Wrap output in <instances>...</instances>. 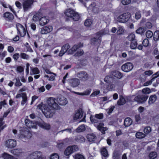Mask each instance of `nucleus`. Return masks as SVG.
Returning <instances> with one entry per match:
<instances>
[{
    "label": "nucleus",
    "mask_w": 159,
    "mask_h": 159,
    "mask_svg": "<svg viewBox=\"0 0 159 159\" xmlns=\"http://www.w3.org/2000/svg\"><path fill=\"white\" fill-rule=\"evenodd\" d=\"M32 136L31 132L26 128H23L20 129L18 135L19 137L24 141L25 142L26 140L30 138Z\"/></svg>",
    "instance_id": "f257e3e1"
},
{
    "label": "nucleus",
    "mask_w": 159,
    "mask_h": 159,
    "mask_svg": "<svg viewBox=\"0 0 159 159\" xmlns=\"http://www.w3.org/2000/svg\"><path fill=\"white\" fill-rule=\"evenodd\" d=\"M16 27L17 29V33L19 34L21 37H25L27 33L28 36L30 38L29 34L27 31L26 26L25 28L21 24L18 23L16 24Z\"/></svg>",
    "instance_id": "f03ea898"
},
{
    "label": "nucleus",
    "mask_w": 159,
    "mask_h": 159,
    "mask_svg": "<svg viewBox=\"0 0 159 159\" xmlns=\"http://www.w3.org/2000/svg\"><path fill=\"white\" fill-rule=\"evenodd\" d=\"M65 15L68 17L72 18L73 20L75 21L79 20L80 16L79 14L74 10L69 9L65 13Z\"/></svg>",
    "instance_id": "7ed1b4c3"
},
{
    "label": "nucleus",
    "mask_w": 159,
    "mask_h": 159,
    "mask_svg": "<svg viewBox=\"0 0 159 159\" xmlns=\"http://www.w3.org/2000/svg\"><path fill=\"white\" fill-rule=\"evenodd\" d=\"M79 149V148L77 145L69 146L65 150L64 154L66 156H69L73 153L78 151Z\"/></svg>",
    "instance_id": "20e7f679"
},
{
    "label": "nucleus",
    "mask_w": 159,
    "mask_h": 159,
    "mask_svg": "<svg viewBox=\"0 0 159 159\" xmlns=\"http://www.w3.org/2000/svg\"><path fill=\"white\" fill-rule=\"evenodd\" d=\"M44 108V111L43 112L46 117L47 118L52 117L54 113V109L47 105H45Z\"/></svg>",
    "instance_id": "39448f33"
},
{
    "label": "nucleus",
    "mask_w": 159,
    "mask_h": 159,
    "mask_svg": "<svg viewBox=\"0 0 159 159\" xmlns=\"http://www.w3.org/2000/svg\"><path fill=\"white\" fill-rule=\"evenodd\" d=\"M130 17L129 13H125L119 16L117 18V21L120 23H125L127 22Z\"/></svg>",
    "instance_id": "423d86ee"
},
{
    "label": "nucleus",
    "mask_w": 159,
    "mask_h": 159,
    "mask_svg": "<svg viewBox=\"0 0 159 159\" xmlns=\"http://www.w3.org/2000/svg\"><path fill=\"white\" fill-rule=\"evenodd\" d=\"M148 98V95H138L134 98V100L138 103H143L146 102Z\"/></svg>",
    "instance_id": "0eeeda50"
},
{
    "label": "nucleus",
    "mask_w": 159,
    "mask_h": 159,
    "mask_svg": "<svg viewBox=\"0 0 159 159\" xmlns=\"http://www.w3.org/2000/svg\"><path fill=\"white\" fill-rule=\"evenodd\" d=\"M56 99L53 98H49L48 100V106L54 109H57L59 107L56 102Z\"/></svg>",
    "instance_id": "6e6552de"
},
{
    "label": "nucleus",
    "mask_w": 159,
    "mask_h": 159,
    "mask_svg": "<svg viewBox=\"0 0 159 159\" xmlns=\"http://www.w3.org/2000/svg\"><path fill=\"white\" fill-rule=\"evenodd\" d=\"M34 2L33 0H24L22 3L23 9L24 11H27L32 7Z\"/></svg>",
    "instance_id": "1a4fd4ad"
},
{
    "label": "nucleus",
    "mask_w": 159,
    "mask_h": 159,
    "mask_svg": "<svg viewBox=\"0 0 159 159\" xmlns=\"http://www.w3.org/2000/svg\"><path fill=\"white\" fill-rule=\"evenodd\" d=\"M26 125L29 128H34L36 129L37 128V122L38 121H32L28 119H25V120Z\"/></svg>",
    "instance_id": "9d476101"
},
{
    "label": "nucleus",
    "mask_w": 159,
    "mask_h": 159,
    "mask_svg": "<svg viewBox=\"0 0 159 159\" xmlns=\"http://www.w3.org/2000/svg\"><path fill=\"white\" fill-rule=\"evenodd\" d=\"M22 97V100L21 102V105H23L26 103L28 101V97L26 93H18L16 96V98H19Z\"/></svg>",
    "instance_id": "9b49d317"
},
{
    "label": "nucleus",
    "mask_w": 159,
    "mask_h": 159,
    "mask_svg": "<svg viewBox=\"0 0 159 159\" xmlns=\"http://www.w3.org/2000/svg\"><path fill=\"white\" fill-rule=\"evenodd\" d=\"M41 121L37 122L38 125L40 128L47 130H49L51 128V125L49 124L45 123L42 119L39 117Z\"/></svg>",
    "instance_id": "f8f14e48"
},
{
    "label": "nucleus",
    "mask_w": 159,
    "mask_h": 159,
    "mask_svg": "<svg viewBox=\"0 0 159 159\" xmlns=\"http://www.w3.org/2000/svg\"><path fill=\"white\" fill-rule=\"evenodd\" d=\"M134 67L133 65L131 63L126 62L121 66L122 70L125 72H128L131 70Z\"/></svg>",
    "instance_id": "ddd939ff"
},
{
    "label": "nucleus",
    "mask_w": 159,
    "mask_h": 159,
    "mask_svg": "<svg viewBox=\"0 0 159 159\" xmlns=\"http://www.w3.org/2000/svg\"><path fill=\"white\" fill-rule=\"evenodd\" d=\"M40 152L35 151L31 154L29 156L30 159H43Z\"/></svg>",
    "instance_id": "4468645a"
},
{
    "label": "nucleus",
    "mask_w": 159,
    "mask_h": 159,
    "mask_svg": "<svg viewBox=\"0 0 159 159\" xmlns=\"http://www.w3.org/2000/svg\"><path fill=\"white\" fill-rule=\"evenodd\" d=\"M40 152L35 151L31 154L29 156L30 159H43Z\"/></svg>",
    "instance_id": "2eb2a0df"
},
{
    "label": "nucleus",
    "mask_w": 159,
    "mask_h": 159,
    "mask_svg": "<svg viewBox=\"0 0 159 159\" xmlns=\"http://www.w3.org/2000/svg\"><path fill=\"white\" fill-rule=\"evenodd\" d=\"M6 146L9 148H12L16 145V141L13 139H10L7 140L5 143Z\"/></svg>",
    "instance_id": "dca6fc26"
},
{
    "label": "nucleus",
    "mask_w": 159,
    "mask_h": 159,
    "mask_svg": "<svg viewBox=\"0 0 159 159\" xmlns=\"http://www.w3.org/2000/svg\"><path fill=\"white\" fill-rule=\"evenodd\" d=\"M77 76L80 79L83 81H85L88 80V75L85 71H80L77 74Z\"/></svg>",
    "instance_id": "f3484780"
},
{
    "label": "nucleus",
    "mask_w": 159,
    "mask_h": 159,
    "mask_svg": "<svg viewBox=\"0 0 159 159\" xmlns=\"http://www.w3.org/2000/svg\"><path fill=\"white\" fill-rule=\"evenodd\" d=\"M70 48V46L67 43L63 45L61 48V49L60 51L58 56L59 57H62L67 51L69 50Z\"/></svg>",
    "instance_id": "a211bd4d"
},
{
    "label": "nucleus",
    "mask_w": 159,
    "mask_h": 159,
    "mask_svg": "<svg viewBox=\"0 0 159 159\" xmlns=\"http://www.w3.org/2000/svg\"><path fill=\"white\" fill-rule=\"evenodd\" d=\"M83 46V44L79 43L77 44H75L68 51V53L72 54L75 52L78 49Z\"/></svg>",
    "instance_id": "6ab92c4d"
},
{
    "label": "nucleus",
    "mask_w": 159,
    "mask_h": 159,
    "mask_svg": "<svg viewBox=\"0 0 159 159\" xmlns=\"http://www.w3.org/2000/svg\"><path fill=\"white\" fill-rule=\"evenodd\" d=\"M53 27L52 26L48 25L43 27L41 30V33L42 34H45L50 33L52 31Z\"/></svg>",
    "instance_id": "aec40b11"
},
{
    "label": "nucleus",
    "mask_w": 159,
    "mask_h": 159,
    "mask_svg": "<svg viewBox=\"0 0 159 159\" xmlns=\"http://www.w3.org/2000/svg\"><path fill=\"white\" fill-rule=\"evenodd\" d=\"M3 17L5 20L10 22H12L14 18L13 15L9 12H6L3 14Z\"/></svg>",
    "instance_id": "412c9836"
},
{
    "label": "nucleus",
    "mask_w": 159,
    "mask_h": 159,
    "mask_svg": "<svg viewBox=\"0 0 159 159\" xmlns=\"http://www.w3.org/2000/svg\"><path fill=\"white\" fill-rule=\"evenodd\" d=\"M99 124L97 126V129L100 131L102 134H105V131L107 130V128L106 127H104V124L103 123H98Z\"/></svg>",
    "instance_id": "4be33fe9"
},
{
    "label": "nucleus",
    "mask_w": 159,
    "mask_h": 159,
    "mask_svg": "<svg viewBox=\"0 0 159 159\" xmlns=\"http://www.w3.org/2000/svg\"><path fill=\"white\" fill-rule=\"evenodd\" d=\"M112 76L116 79L119 80L123 77V74L118 70H113L111 72Z\"/></svg>",
    "instance_id": "5701e85b"
},
{
    "label": "nucleus",
    "mask_w": 159,
    "mask_h": 159,
    "mask_svg": "<svg viewBox=\"0 0 159 159\" xmlns=\"http://www.w3.org/2000/svg\"><path fill=\"white\" fill-rule=\"evenodd\" d=\"M80 81L77 78H73L70 81V83L71 86L75 87L77 86L80 84Z\"/></svg>",
    "instance_id": "b1692460"
},
{
    "label": "nucleus",
    "mask_w": 159,
    "mask_h": 159,
    "mask_svg": "<svg viewBox=\"0 0 159 159\" xmlns=\"http://www.w3.org/2000/svg\"><path fill=\"white\" fill-rule=\"evenodd\" d=\"M43 16V13L39 10L33 16V19L34 21L36 22L39 21L41 17Z\"/></svg>",
    "instance_id": "393cba45"
},
{
    "label": "nucleus",
    "mask_w": 159,
    "mask_h": 159,
    "mask_svg": "<svg viewBox=\"0 0 159 159\" xmlns=\"http://www.w3.org/2000/svg\"><path fill=\"white\" fill-rule=\"evenodd\" d=\"M157 97L156 94L152 95L150 96L148 100V104L149 105H152L156 101Z\"/></svg>",
    "instance_id": "a878e982"
},
{
    "label": "nucleus",
    "mask_w": 159,
    "mask_h": 159,
    "mask_svg": "<svg viewBox=\"0 0 159 159\" xmlns=\"http://www.w3.org/2000/svg\"><path fill=\"white\" fill-rule=\"evenodd\" d=\"M39 24L41 25H44L49 22L48 17L46 16H42L39 20Z\"/></svg>",
    "instance_id": "bb28decb"
},
{
    "label": "nucleus",
    "mask_w": 159,
    "mask_h": 159,
    "mask_svg": "<svg viewBox=\"0 0 159 159\" xmlns=\"http://www.w3.org/2000/svg\"><path fill=\"white\" fill-rule=\"evenodd\" d=\"M126 102V101L124 97L120 95L119 96V99L117 102V104L119 106H122L125 104Z\"/></svg>",
    "instance_id": "cd10ccee"
},
{
    "label": "nucleus",
    "mask_w": 159,
    "mask_h": 159,
    "mask_svg": "<svg viewBox=\"0 0 159 159\" xmlns=\"http://www.w3.org/2000/svg\"><path fill=\"white\" fill-rule=\"evenodd\" d=\"M83 116V112L82 111H80V110H77L74 116V119L76 120L79 119L81 118Z\"/></svg>",
    "instance_id": "c85d7f7f"
},
{
    "label": "nucleus",
    "mask_w": 159,
    "mask_h": 159,
    "mask_svg": "<svg viewBox=\"0 0 159 159\" xmlns=\"http://www.w3.org/2000/svg\"><path fill=\"white\" fill-rule=\"evenodd\" d=\"M87 138L88 141L90 142H93L95 141L96 138V137L94 134L92 133L88 134L87 136Z\"/></svg>",
    "instance_id": "c756f323"
},
{
    "label": "nucleus",
    "mask_w": 159,
    "mask_h": 159,
    "mask_svg": "<svg viewBox=\"0 0 159 159\" xmlns=\"http://www.w3.org/2000/svg\"><path fill=\"white\" fill-rule=\"evenodd\" d=\"M58 102L60 105H65L67 104L68 101L66 98L64 97H61L59 98Z\"/></svg>",
    "instance_id": "7c9ffc66"
},
{
    "label": "nucleus",
    "mask_w": 159,
    "mask_h": 159,
    "mask_svg": "<svg viewBox=\"0 0 159 159\" xmlns=\"http://www.w3.org/2000/svg\"><path fill=\"white\" fill-rule=\"evenodd\" d=\"M101 153L102 157L107 158L109 156L107 150L105 148H102L101 149Z\"/></svg>",
    "instance_id": "2f4dec72"
},
{
    "label": "nucleus",
    "mask_w": 159,
    "mask_h": 159,
    "mask_svg": "<svg viewBox=\"0 0 159 159\" xmlns=\"http://www.w3.org/2000/svg\"><path fill=\"white\" fill-rule=\"evenodd\" d=\"M2 157L3 159H16L14 156L5 152L2 154Z\"/></svg>",
    "instance_id": "473e14b6"
},
{
    "label": "nucleus",
    "mask_w": 159,
    "mask_h": 159,
    "mask_svg": "<svg viewBox=\"0 0 159 159\" xmlns=\"http://www.w3.org/2000/svg\"><path fill=\"white\" fill-rule=\"evenodd\" d=\"M75 140L76 142L79 143H84L85 140L84 138L81 135H79L75 137Z\"/></svg>",
    "instance_id": "72a5a7b5"
},
{
    "label": "nucleus",
    "mask_w": 159,
    "mask_h": 159,
    "mask_svg": "<svg viewBox=\"0 0 159 159\" xmlns=\"http://www.w3.org/2000/svg\"><path fill=\"white\" fill-rule=\"evenodd\" d=\"M30 75H37L39 73L40 71L39 69L37 67H30Z\"/></svg>",
    "instance_id": "f704fd0d"
},
{
    "label": "nucleus",
    "mask_w": 159,
    "mask_h": 159,
    "mask_svg": "<svg viewBox=\"0 0 159 159\" xmlns=\"http://www.w3.org/2000/svg\"><path fill=\"white\" fill-rule=\"evenodd\" d=\"M132 123V120L129 117L126 118L124 121V125L125 127L129 126Z\"/></svg>",
    "instance_id": "c9c22d12"
},
{
    "label": "nucleus",
    "mask_w": 159,
    "mask_h": 159,
    "mask_svg": "<svg viewBox=\"0 0 159 159\" xmlns=\"http://www.w3.org/2000/svg\"><path fill=\"white\" fill-rule=\"evenodd\" d=\"M138 44L137 39L131 41L130 43V48L133 49H135L137 48Z\"/></svg>",
    "instance_id": "e433bc0d"
},
{
    "label": "nucleus",
    "mask_w": 159,
    "mask_h": 159,
    "mask_svg": "<svg viewBox=\"0 0 159 159\" xmlns=\"http://www.w3.org/2000/svg\"><path fill=\"white\" fill-rule=\"evenodd\" d=\"M96 35L97 37H98V38L93 37L91 39V41L93 43L98 42V40H99L100 41V40L101 39V38H100L101 34L100 33H97L96 34Z\"/></svg>",
    "instance_id": "4c0bfd02"
},
{
    "label": "nucleus",
    "mask_w": 159,
    "mask_h": 159,
    "mask_svg": "<svg viewBox=\"0 0 159 159\" xmlns=\"http://www.w3.org/2000/svg\"><path fill=\"white\" fill-rule=\"evenodd\" d=\"M85 127L84 125H82L79 126L76 129V131L77 132L80 133L85 130Z\"/></svg>",
    "instance_id": "58836bf2"
},
{
    "label": "nucleus",
    "mask_w": 159,
    "mask_h": 159,
    "mask_svg": "<svg viewBox=\"0 0 159 159\" xmlns=\"http://www.w3.org/2000/svg\"><path fill=\"white\" fill-rule=\"evenodd\" d=\"M121 153L119 151H115L113 155L114 159H120V157Z\"/></svg>",
    "instance_id": "ea45409f"
},
{
    "label": "nucleus",
    "mask_w": 159,
    "mask_h": 159,
    "mask_svg": "<svg viewBox=\"0 0 159 159\" xmlns=\"http://www.w3.org/2000/svg\"><path fill=\"white\" fill-rule=\"evenodd\" d=\"M157 156V153L156 152H151L148 155V157L150 159H154Z\"/></svg>",
    "instance_id": "a19ab883"
},
{
    "label": "nucleus",
    "mask_w": 159,
    "mask_h": 159,
    "mask_svg": "<svg viewBox=\"0 0 159 159\" xmlns=\"http://www.w3.org/2000/svg\"><path fill=\"white\" fill-rule=\"evenodd\" d=\"M127 39L131 42L136 40L135 35L133 33L129 34L127 37Z\"/></svg>",
    "instance_id": "79ce46f5"
},
{
    "label": "nucleus",
    "mask_w": 159,
    "mask_h": 159,
    "mask_svg": "<svg viewBox=\"0 0 159 159\" xmlns=\"http://www.w3.org/2000/svg\"><path fill=\"white\" fill-rule=\"evenodd\" d=\"M90 119L91 122L92 123H98L100 122V121L98 120V119L95 117V116H93L91 115L90 117Z\"/></svg>",
    "instance_id": "37998d69"
},
{
    "label": "nucleus",
    "mask_w": 159,
    "mask_h": 159,
    "mask_svg": "<svg viewBox=\"0 0 159 159\" xmlns=\"http://www.w3.org/2000/svg\"><path fill=\"white\" fill-rule=\"evenodd\" d=\"M151 92V90L148 88H145L142 89V93L144 95H147Z\"/></svg>",
    "instance_id": "c03bdc74"
},
{
    "label": "nucleus",
    "mask_w": 159,
    "mask_h": 159,
    "mask_svg": "<svg viewBox=\"0 0 159 159\" xmlns=\"http://www.w3.org/2000/svg\"><path fill=\"white\" fill-rule=\"evenodd\" d=\"M93 23V20L90 19H87L84 22V25L87 27L90 26Z\"/></svg>",
    "instance_id": "a18cd8bd"
},
{
    "label": "nucleus",
    "mask_w": 159,
    "mask_h": 159,
    "mask_svg": "<svg viewBox=\"0 0 159 159\" xmlns=\"http://www.w3.org/2000/svg\"><path fill=\"white\" fill-rule=\"evenodd\" d=\"M75 159H85L84 157L82 154L80 153H76L73 156Z\"/></svg>",
    "instance_id": "49530a36"
},
{
    "label": "nucleus",
    "mask_w": 159,
    "mask_h": 159,
    "mask_svg": "<svg viewBox=\"0 0 159 159\" xmlns=\"http://www.w3.org/2000/svg\"><path fill=\"white\" fill-rule=\"evenodd\" d=\"M136 137L138 139H141L145 136V134L142 132H137L136 134Z\"/></svg>",
    "instance_id": "de8ad7c7"
},
{
    "label": "nucleus",
    "mask_w": 159,
    "mask_h": 159,
    "mask_svg": "<svg viewBox=\"0 0 159 159\" xmlns=\"http://www.w3.org/2000/svg\"><path fill=\"white\" fill-rule=\"evenodd\" d=\"M142 44L143 46L147 47L150 45L149 41L147 39H144L142 42Z\"/></svg>",
    "instance_id": "09e8293b"
},
{
    "label": "nucleus",
    "mask_w": 159,
    "mask_h": 159,
    "mask_svg": "<svg viewBox=\"0 0 159 159\" xmlns=\"http://www.w3.org/2000/svg\"><path fill=\"white\" fill-rule=\"evenodd\" d=\"M84 53V51L82 49L79 50L75 54L76 56L80 57L82 56Z\"/></svg>",
    "instance_id": "8fccbe9b"
},
{
    "label": "nucleus",
    "mask_w": 159,
    "mask_h": 159,
    "mask_svg": "<svg viewBox=\"0 0 159 159\" xmlns=\"http://www.w3.org/2000/svg\"><path fill=\"white\" fill-rule=\"evenodd\" d=\"M145 31V30L142 27H140L137 29L136 31V32L137 34H143Z\"/></svg>",
    "instance_id": "3c124183"
},
{
    "label": "nucleus",
    "mask_w": 159,
    "mask_h": 159,
    "mask_svg": "<svg viewBox=\"0 0 159 159\" xmlns=\"http://www.w3.org/2000/svg\"><path fill=\"white\" fill-rule=\"evenodd\" d=\"M20 57L21 58L24 59H28L29 57V56L24 53H21Z\"/></svg>",
    "instance_id": "603ef678"
},
{
    "label": "nucleus",
    "mask_w": 159,
    "mask_h": 159,
    "mask_svg": "<svg viewBox=\"0 0 159 159\" xmlns=\"http://www.w3.org/2000/svg\"><path fill=\"white\" fill-rule=\"evenodd\" d=\"M151 130V128L149 126H147L144 128L143 129V131L146 134H149Z\"/></svg>",
    "instance_id": "864d4df0"
},
{
    "label": "nucleus",
    "mask_w": 159,
    "mask_h": 159,
    "mask_svg": "<svg viewBox=\"0 0 159 159\" xmlns=\"http://www.w3.org/2000/svg\"><path fill=\"white\" fill-rule=\"evenodd\" d=\"M124 32V30L120 26L118 28L117 31V33L118 35H120L122 34H123Z\"/></svg>",
    "instance_id": "5fc2aeb1"
},
{
    "label": "nucleus",
    "mask_w": 159,
    "mask_h": 159,
    "mask_svg": "<svg viewBox=\"0 0 159 159\" xmlns=\"http://www.w3.org/2000/svg\"><path fill=\"white\" fill-rule=\"evenodd\" d=\"M16 82L15 84V86L16 87H19L22 85V84L20 82V79L19 78H16Z\"/></svg>",
    "instance_id": "6e6d98bb"
},
{
    "label": "nucleus",
    "mask_w": 159,
    "mask_h": 159,
    "mask_svg": "<svg viewBox=\"0 0 159 159\" xmlns=\"http://www.w3.org/2000/svg\"><path fill=\"white\" fill-rule=\"evenodd\" d=\"M146 35L148 38H151L153 36V33L150 30H148L146 33Z\"/></svg>",
    "instance_id": "4d7b16f0"
},
{
    "label": "nucleus",
    "mask_w": 159,
    "mask_h": 159,
    "mask_svg": "<svg viewBox=\"0 0 159 159\" xmlns=\"http://www.w3.org/2000/svg\"><path fill=\"white\" fill-rule=\"evenodd\" d=\"M95 117L98 120L102 119L103 118V115L102 113L96 114L95 115Z\"/></svg>",
    "instance_id": "13d9d810"
},
{
    "label": "nucleus",
    "mask_w": 159,
    "mask_h": 159,
    "mask_svg": "<svg viewBox=\"0 0 159 159\" xmlns=\"http://www.w3.org/2000/svg\"><path fill=\"white\" fill-rule=\"evenodd\" d=\"M16 71L19 73H21L24 71V67L19 66L17 67Z\"/></svg>",
    "instance_id": "bf43d9fd"
},
{
    "label": "nucleus",
    "mask_w": 159,
    "mask_h": 159,
    "mask_svg": "<svg viewBox=\"0 0 159 159\" xmlns=\"http://www.w3.org/2000/svg\"><path fill=\"white\" fill-rule=\"evenodd\" d=\"M50 159H59V156L57 153H54L51 155Z\"/></svg>",
    "instance_id": "052dcab7"
},
{
    "label": "nucleus",
    "mask_w": 159,
    "mask_h": 159,
    "mask_svg": "<svg viewBox=\"0 0 159 159\" xmlns=\"http://www.w3.org/2000/svg\"><path fill=\"white\" fill-rule=\"evenodd\" d=\"M20 57V55L18 53H15L13 56V58L14 60L17 61Z\"/></svg>",
    "instance_id": "680f3d73"
},
{
    "label": "nucleus",
    "mask_w": 159,
    "mask_h": 159,
    "mask_svg": "<svg viewBox=\"0 0 159 159\" xmlns=\"http://www.w3.org/2000/svg\"><path fill=\"white\" fill-rule=\"evenodd\" d=\"M154 38L157 39H159V31L156 30L154 34Z\"/></svg>",
    "instance_id": "e2e57ef3"
},
{
    "label": "nucleus",
    "mask_w": 159,
    "mask_h": 159,
    "mask_svg": "<svg viewBox=\"0 0 159 159\" xmlns=\"http://www.w3.org/2000/svg\"><path fill=\"white\" fill-rule=\"evenodd\" d=\"M131 2L130 0H121V3L122 4L124 5H127L129 4Z\"/></svg>",
    "instance_id": "0e129e2a"
},
{
    "label": "nucleus",
    "mask_w": 159,
    "mask_h": 159,
    "mask_svg": "<svg viewBox=\"0 0 159 159\" xmlns=\"http://www.w3.org/2000/svg\"><path fill=\"white\" fill-rule=\"evenodd\" d=\"M11 111V109L9 108L6 112L4 113L3 117H1V118H3L4 119V118L6 117L8 114Z\"/></svg>",
    "instance_id": "69168bd1"
},
{
    "label": "nucleus",
    "mask_w": 159,
    "mask_h": 159,
    "mask_svg": "<svg viewBox=\"0 0 159 159\" xmlns=\"http://www.w3.org/2000/svg\"><path fill=\"white\" fill-rule=\"evenodd\" d=\"M7 105V103L5 100L0 102V110L2 109V106Z\"/></svg>",
    "instance_id": "338daca9"
},
{
    "label": "nucleus",
    "mask_w": 159,
    "mask_h": 159,
    "mask_svg": "<svg viewBox=\"0 0 159 159\" xmlns=\"http://www.w3.org/2000/svg\"><path fill=\"white\" fill-rule=\"evenodd\" d=\"M91 91V89H89L86 90L84 91L83 93L84 95H89Z\"/></svg>",
    "instance_id": "774afa93"
}]
</instances>
